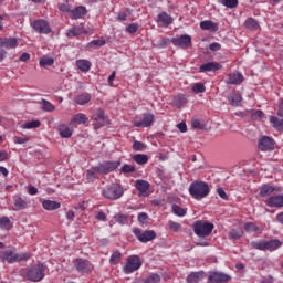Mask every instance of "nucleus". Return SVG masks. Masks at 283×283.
Here are the masks:
<instances>
[{"mask_svg":"<svg viewBox=\"0 0 283 283\" xmlns=\"http://www.w3.org/2000/svg\"><path fill=\"white\" fill-rule=\"evenodd\" d=\"M125 190L118 184H112L103 189L102 196L107 200H118L123 198Z\"/></svg>","mask_w":283,"mask_h":283,"instance_id":"5","label":"nucleus"},{"mask_svg":"<svg viewBox=\"0 0 283 283\" xmlns=\"http://www.w3.org/2000/svg\"><path fill=\"white\" fill-rule=\"evenodd\" d=\"M201 30H208L209 32H218L220 28L218 27V23L211 21V20H203L200 22Z\"/></svg>","mask_w":283,"mask_h":283,"instance_id":"25","label":"nucleus"},{"mask_svg":"<svg viewBox=\"0 0 283 283\" xmlns=\"http://www.w3.org/2000/svg\"><path fill=\"white\" fill-rule=\"evenodd\" d=\"M92 101V94L90 93H82L75 97V103L77 105H87Z\"/></svg>","mask_w":283,"mask_h":283,"instance_id":"30","label":"nucleus"},{"mask_svg":"<svg viewBox=\"0 0 283 283\" xmlns=\"http://www.w3.org/2000/svg\"><path fill=\"white\" fill-rule=\"evenodd\" d=\"M13 224L12 221L10 220V218L8 217H1L0 218V229H2L3 231H10V229H12Z\"/></svg>","mask_w":283,"mask_h":283,"instance_id":"38","label":"nucleus"},{"mask_svg":"<svg viewBox=\"0 0 283 283\" xmlns=\"http://www.w3.org/2000/svg\"><path fill=\"white\" fill-rule=\"evenodd\" d=\"M41 202L45 211H56V209H61V202L52 201L48 199H42Z\"/></svg>","mask_w":283,"mask_h":283,"instance_id":"23","label":"nucleus"},{"mask_svg":"<svg viewBox=\"0 0 283 283\" xmlns=\"http://www.w3.org/2000/svg\"><path fill=\"white\" fill-rule=\"evenodd\" d=\"M114 220L118 224H127V220H129V216H127V214H116L114 217Z\"/></svg>","mask_w":283,"mask_h":283,"instance_id":"49","label":"nucleus"},{"mask_svg":"<svg viewBox=\"0 0 283 283\" xmlns=\"http://www.w3.org/2000/svg\"><path fill=\"white\" fill-rule=\"evenodd\" d=\"M92 120H94V129H101V127L105 126V112L103 109H97L93 116Z\"/></svg>","mask_w":283,"mask_h":283,"instance_id":"17","label":"nucleus"},{"mask_svg":"<svg viewBox=\"0 0 283 283\" xmlns=\"http://www.w3.org/2000/svg\"><path fill=\"white\" fill-rule=\"evenodd\" d=\"M30 142V137H19V136H14L13 137V143H15V145H25V143Z\"/></svg>","mask_w":283,"mask_h":283,"instance_id":"58","label":"nucleus"},{"mask_svg":"<svg viewBox=\"0 0 283 283\" xmlns=\"http://www.w3.org/2000/svg\"><path fill=\"white\" fill-rule=\"evenodd\" d=\"M42 109L44 112H54V109H56V106H54V104H52L51 102L43 99L42 101Z\"/></svg>","mask_w":283,"mask_h":283,"instance_id":"46","label":"nucleus"},{"mask_svg":"<svg viewBox=\"0 0 283 283\" xmlns=\"http://www.w3.org/2000/svg\"><path fill=\"white\" fill-rule=\"evenodd\" d=\"M57 130L61 138H72V135L74 134V128L67 124H61L57 127Z\"/></svg>","mask_w":283,"mask_h":283,"instance_id":"22","label":"nucleus"},{"mask_svg":"<svg viewBox=\"0 0 283 283\" xmlns=\"http://www.w3.org/2000/svg\"><path fill=\"white\" fill-rule=\"evenodd\" d=\"M145 283H159L160 282V275L153 273L148 277L144 279Z\"/></svg>","mask_w":283,"mask_h":283,"instance_id":"52","label":"nucleus"},{"mask_svg":"<svg viewBox=\"0 0 283 283\" xmlns=\"http://www.w3.org/2000/svg\"><path fill=\"white\" fill-rule=\"evenodd\" d=\"M76 67L81 72L87 73L92 69V62L87 60H77Z\"/></svg>","mask_w":283,"mask_h":283,"instance_id":"32","label":"nucleus"},{"mask_svg":"<svg viewBox=\"0 0 283 283\" xmlns=\"http://www.w3.org/2000/svg\"><path fill=\"white\" fill-rule=\"evenodd\" d=\"M171 211L175 213V216H178L179 218H185L187 216V208H182L176 203L171 206Z\"/></svg>","mask_w":283,"mask_h":283,"instance_id":"39","label":"nucleus"},{"mask_svg":"<svg viewBox=\"0 0 283 283\" xmlns=\"http://www.w3.org/2000/svg\"><path fill=\"white\" fill-rule=\"evenodd\" d=\"M244 81V76L240 72L230 73L228 80L226 81L227 85H240Z\"/></svg>","mask_w":283,"mask_h":283,"instance_id":"21","label":"nucleus"},{"mask_svg":"<svg viewBox=\"0 0 283 283\" xmlns=\"http://www.w3.org/2000/svg\"><path fill=\"white\" fill-rule=\"evenodd\" d=\"M40 65H41V67H46V66L54 65V59L43 57V59L40 60Z\"/></svg>","mask_w":283,"mask_h":283,"instance_id":"55","label":"nucleus"},{"mask_svg":"<svg viewBox=\"0 0 283 283\" xmlns=\"http://www.w3.org/2000/svg\"><path fill=\"white\" fill-rule=\"evenodd\" d=\"M15 211H21L28 207V201L21 197L14 199Z\"/></svg>","mask_w":283,"mask_h":283,"instance_id":"40","label":"nucleus"},{"mask_svg":"<svg viewBox=\"0 0 283 283\" xmlns=\"http://www.w3.org/2000/svg\"><path fill=\"white\" fill-rule=\"evenodd\" d=\"M90 118L83 113L75 114L71 119V125H85Z\"/></svg>","mask_w":283,"mask_h":283,"instance_id":"26","label":"nucleus"},{"mask_svg":"<svg viewBox=\"0 0 283 283\" xmlns=\"http://www.w3.org/2000/svg\"><path fill=\"white\" fill-rule=\"evenodd\" d=\"M242 235H244V231H242V230L232 229L230 231L231 240H240V238H242Z\"/></svg>","mask_w":283,"mask_h":283,"instance_id":"48","label":"nucleus"},{"mask_svg":"<svg viewBox=\"0 0 283 283\" xmlns=\"http://www.w3.org/2000/svg\"><path fill=\"white\" fill-rule=\"evenodd\" d=\"M277 116L283 117V99L279 103V109L276 112Z\"/></svg>","mask_w":283,"mask_h":283,"instance_id":"64","label":"nucleus"},{"mask_svg":"<svg viewBox=\"0 0 283 283\" xmlns=\"http://www.w3.org/2000/svg\"><path fill=\"white\" fill-rule=\"evenodd\" d=\"M135 187L139 193H147V191H149L150 185L147 180L138 179L135 182Z\"/></svg>","mask_w":283,"mask_h":283,"instance_id":"28","label":"nucleus"},{"mask_svg":"<svg viewBox=\"0 0 283 283\" xmlns=\"http://www.w3.org/2000/svg\"><path fill=\"white\" fill-rule=\"evenodd\" d=\"M258 148L260 151H273L275 149V142L269 136H263L259 139Z\"/></svg>","mask_w":283,"mask_h":283,"instance_id":"12","label":"nucleus"},{"mask_svg":"<svg viewBox=\"0 0 283 283\" xmlns=\"http://www.w3.org/2000/svg\"><path fill=\"white\" fill-rule=\"evenodd\" d=\"M156 21L161 25V28H169V25L174 23V18H171L167 12H161L157 15Z\"/></svg>","mask_w":283,"mask_h":283,"instance_id":"19","label":"nucleus"},{"mask_svg":"<svg viewBox=\"0 0 283 283\" xmlns=\"http://www.w3.org/2000/svg\"><path fill=\"white\" fill-rule=\"evenodd\" d=\"M19 46V40L17 38H6L2 39V48H7V50H14V48Z\"/></svg>","mask_w":283,"mask_h":283,"instance_id":"27","label":"nucleus"},{"mask_svg":"<svg viewBox=\"0 0 283 283\" xmlns=\"http://www.w3.org/2000/svg\"><path fill=\"white\" fill-rule=\"evenodd\" d=\"M73 266L77 273H92L94 265L87 259L77 258L73 261Z\"/></svg>","mask_w":283,"mask_h":283,"instance_id":"8","label":"nucleus"},{"mask_svg":"<svg viewBox=\"0 0 283 283\" xmlns=\"http://www.w3.org/2000/svg\"><path fill=\"white\" fill-rule=\"evenodd\" d=\"M147 213L146 212H140L137 217V220L140 224H145V222H147Z\"/></svg>","mask_w":283,"mask_h":283,"instance_id":"59","label":"nucleus"},{"mask_svg":"<svg viewBox=\"0 0 283 283\" xmlns=\"http://www.w3.org/2000/svg\"><path fill=\"white\" fill-rule=\"evenodd\" d=\"M45 271H48V265L39 262L27 270V280L29 282H42L45 279Z\"/></svg>","mask_w":283,"mask_h":283,"instance_id":"3","label":"nucleus"},{"mask_svg":"<svg viewBox=\"0 0 283 283\" xmlns=\"http://www.w3.org/2000/svg\"><path fill=\"white\" fill-rule=\"evenodd\" d=\"M33 29L39 34H50L52 32V28L46 20L40 19L33 22Z\"/></svg>","mask_w":283,"mask_h":283,"instance_id":"13","label":"nucleus"},{"mask_svg":"<svg viewBox=\"0 0 283 283\" xmlns=\"http://www.w3.org/2000/svg\"><path fill=\"white\" fill-rule=\"evenodd\" d=\"M156 120V117L151 113H144L142 120L133 122L134 127H151Z\"/></svg>","mask_w":283,"mask_h":283,"instance_id":"10","label":"nucleus"},{"mask_svg":"<svg viewBox=\"0 0 283 283\" xmlns=\"http://www.w3.org/2000/svg\"><path fill=\"white\" fill-rule=\"evenodd\" d=\"M87 15V8L85 6H78L75 9L71 10L70 19L73 21H78V19H83V17Z\"/></svg>","mask_w":283,"mask_h":283,"instance_id":"18","label":"nucleus"},{"mask_svg":"<svg viewBox=\"0 0 283 283\" xmlns=\"http://www.w3.org/2000/svg\"><path fill=\"white\" fill-rule=\"evenodd\" d=\"M134 163H137V165H147L149 163V156L145 154H136L133 156Z\"/></svg>","mask_w":283,"mask_h":283,"instance_id":"35","label":"nucleus"},{"mask_svg":"<svg viewBox=\"0 0 283 283\" xmlns=\"http://www.w3.org/2000/svg\"><path fill=\"white\" fill-rule=\"evenodd\" d=\"M133 232L137 240L144 244H146V242H151V240H156L157 235L154 230L143 231L140 228H135Z\"/></svg>","mask_w":283,"mask_h":283,"instance_id":"7","label":"nucleus"},{"mask_svg":"<svg viewBox=\"0 0 283 283\" xmlns=\"http://www.w3.org/2000/svg\"><path fill=\"white\" fill-rule=\"evenodd\" d=\"M188 191L193 200H202L209 196L211 189L209 188V184L196 180L190 184Z\"/></svg>","mask_w":283,"mask_h":283,"instance_id":"1","label":"nucleus"},{"mask_svg":"<svg viewBox=\"0 0 283 283\" xmlns=\"http://www.w3.org/2000/svg\"><path fill=\"white\" fill-rule=\"evenodd\" d=\"M96 220H101L102 222H105L107 220V214H105V212H103V211H99L96 214Z\"/></svg>","mask_w":283,"mask_h":283,"instance_id":"63","label":"nucleus"},{"mask_svg":"<svg viewBox=\"0 0 283 283\" xmlns=\"http://www.w3.org/2000/svg\"><path fill=\"white\" fill-rule=\"evenodd\" d=\"M274 191H275V187H273L271 185H264L260 189V197L261 198H268V196H271V193H273Z\"/></svg>","mask_w":283,"mask_h":283,"instance_id":"37","label":"nucleus"},{"mask_svg":"<svg viewBox=\"0 0 283 283\" xmlns=\"http://www.w3.org/2000/svg\"><path fill=\"white\" fill-rule=\"evenodd\" d=\"M60 12H67V14H72V6H70V2H63L59 4Z\"/></svg>","mask_w":283,"mask_h":283,"instance_id":"50","label":"nucleus"},{"mask_svg":"<svg viewBox=\"0 0 283 283\" xmlns=\"http://www.w3.org/2000/svg\"><path fill=\"white\" fill-rule=\"evenodd\" d=\"M133 149L134 151H145V149H147V145H145L143 142L134 140Z\"/></svg>","mask_w":283,"mask_h":283,"instance_id":"44","label":"nucleus"},{"mask_svg":"<svg viewBox=\"0 0 283 283\" xmlns=\"http://www.w3.org/2000/svg\"><path fill=\"white\" fill-rule=\"evenodd\" d=\"M221 6H224L226 8H238V0H221L220 1Z\"/></svg>","mask_w":283,"mask_h":283,"instance_id":"47","label":"nucleus"},{"mask_svg":"<svg viewBox=\"0 0 283 283\" xmlns=\"http://www.w3.org/2000/svg\"><path fill=\"white\" fill-rule=\"evenodd\" d=\"M202 277H205V272H202V271L192 272L187 276L186 282H188V283H198V282H200V280H202Z\"/></svg>","mask_w":283,"mask_h":283,"instance_id":"29","label":"nucleus"},{"mask_svg":"<svg viewBox=\"0 0 283 283\" xmlns=\"http://www.w3.org/2000/svg\"><path fill=\"white\" fill-rule=\"evenodd\" d=\"M106 41L105 39H99V40H92L88 44L87 48H103L105 45Z\"/></svg>","mask_w":283,"mask_h":283,"instance_id":"45","label":"nucleus"},{"mask_svg":"<svg viewBox=\"0 0 283 283\" xmlns=\"http://www.w3.org/2000/svg\"><path fill=\"white\" fill-rule=\"evenodd\" d=\"M32 258L29 252L14 253L12 250L0 251V260L8 262V264H14V262H28Z\"/></svg>","mask_w":283,"mask_h":283,"instance_id":"2","label":"nucleus"},{"mask_svg":"<svg viewBox=\"0 0 283 283\" xmlns=\"http://www.w3.org/2000/svg\"><path fill=\"white\" fill-rule=\"evenodd\" d=\"M266 207H275L277 209H281L283 207V195H275L272 197H269L265 200Z\"/></svg>","mask_w":283,"mask_h":283,"instance_id":"20","label":"nucleus"},{"mask_svg":"<svg viewBox=\"0 0 283 283\" xmlns=\"http://www.w3.org/2000/svg\"><path fill=\"white\" fill-rule=\"evenodd\" d=\"M171 43L176 48H181L182 50H187V48L191 45V35L185 34L178 38H172Z\"/></svg>","mask_w":283,"mask_h":283,"instance_id":"14","label":"nucleus"},{"mask_svg":"<svg viewBox=\"0 0 283 283\" xmlns=\"http://www.w3.org/2000/svg\"><path fill=\"white\" fill-rule=\"evenodd\" d=\"M128 17H129V12L127 11L119 12L117 15V21H127Z\"/></svg>","mask_w":283,"mask_h":283,"instance_id":"61","label":"nucleus"},{"mask_svg":"<svg viewBox=\"0 0 283 283\" xmlns=\"http://www.w3.org/2000/svg\"><path fill=\"white\" fill-rule=\"evenodd\" d=\"M120 171H122V174H134L136 171V166L129 165V164H125L120 168Z\"/></svg>","mask_w":283,"mask_h":283,"instance_id":"51","label":"nucleus"},{"mask_svg":"<svg viewBox=\"0 0 283 283\" xmlns=\"http://www.w3.org/2000/svg\"><path fill=\"white\" fill-rule=\"evenodd\" d=\"M81 34H87V30L83 27H73L66 31V36L69 39H74V36H81Z\"/></svg>","mask_w":283,"mask_h":283,"instance_id":"24","label":"nucleus"},{"mask_svg":"<svg viewBox=\"0 0 283 283\" xmlns=\"http://www.w3.org/2000/svg\"><path fill=\"white\" fill-rule=\"evenodd\" d=\"M231 276L222 272H214L208 276V283H227L230 282Z\"/></svg>","mask_w":283,"mask_h":283,"instance_id":"15","label":"nucleus"},{"mask_svg":"<svg viewBox=\"0 0 283 283\" xmlns=\"http://www.w3.org/2000/svg\"><path fill=\"white\" fill-rule=\"evenodd\" d=\"M230 105H232V107H240V104L242 103V94L238 93H233L229 98H228Z\"/></svg>","mask_w":283,"mask_h":283,"instance_id":"34","label":"nucleus"},{"mask_svg":"<svg viewBox=\"0 0 283 283\" xmlns=\"http://www.w3.org/2000/svg\"><path fill=\"white\" fill-rule=\"evenodd\" d=\"M280 247H282V241L279 239H272L256 244V249L260 251H277Z\"/></svg>","mask_w":283,"mask_h":283,"instance_id":"9","label":"nucleus"},{"mask_svg":"<svg viewBox=\"0 0 283 283\" xmlns=\"http://www.w3.org/2000/svg\"><path fill=\"white\" fill-rule=\"evenodd\" d=\"M123 258V254L120 252H114L112 255H111V259H109V263L111 264H118V262H120V259Z\"/></svg>","mask_w":283,"mask_h":283,"instance_id":"53","label":"nucleus"},{"mask_svg":"<svg viewBox=\"0 0 283 283\" xmlns=\"http://www.w3.org/2000/svg\"><path fill=\"white\" fill-rule=\"evenodd\" d=\"M209 49L211 50V52H218L222 49V45L218 42H213L210 44Z\"/></svg>","mask_w":283,"mask_h":283,"instance_id":"60","label":"nucleus"},{"mask_svg":"<svg viewBox=\"0 0 283 283\" xmlns=\"http://www.w3.org/2000/svg\"><path fill=\"white\" fill-rule=\"evenodd\" d=\"M192 229L198 238H208V235H211L214 226L209 221L199 220L193 223Z\"/></svg>","mask_w":283,"mask_h":283,"instance_id":"4","label":"nucleus"},{"mask_svg":"<svg viewBox=\"0 0 283 283\" xmlns=\"http://www.w3.org/2000/svg\"><path fill=\"white\" fill-rule=\"evenodd\" d=\"M125 30L128 34H136L138 32V24L137 23H130L126 27Z\"/></svg>","mask_w":283,"mask_h":283,"instance_id":"57","label":"nucleus"},{"mask_svg":"<svg viewBox=\"0 0 283 283\" xmlns=\"http://www.w3.org/2000/svg\"><path fill=\"white\" fill-rule=\"evenodd\" d=\"M97 167L99 169V174L107 176V174H112V171H116L117 167H120V160L104 161L103 164H99Z\"/></svg>","mask_w":283,"mask_h":283,"instance_id":"11","label":"nucleus"},{"mask_svg":"<svg viewBox=\"0 0 283 283\" xmlns=\"http://www.w3.org/2000/svg\"><path fill=\"white\" fill-rule=\"evenodd\" d=\"M170 231H174L175 233H178L180 229H182V224L175 222V221H169L168 222Z\"/></svg>","mask_w":283,"mask_h":283,"instance_id":"56","label":"nucleus"},{"mask_svg":"<svg viewBox=\"0 0 283 283\" xmlns=\"http://www.w3.org/2000/svg\"><path fill=\"white\" fill-rule=\"evenodd\" d=\"M220 70H222V64L219 62H208L199 66L200 74H205L207 72H218Z\"/></svg>","mask_w":283,"mask_h":283,"instance_id":"16","label":"nucleus"},{"mask_svg":"<svg viewBox=\"0 0 283 283\" xmlns=\"http://www.w3.org/2000/svg\"><path fill=\"white\" fill-rule=\"evenodd\" d=\"M217 193H218V196L222 199V200H227V192L224 191V189L223 188H218L217 189Z\"/></svg>","mask_w":283,"mask_h":283,"instance_id":"62","label":"nucleus"},{"mask_svg":"<svg viewBox=\"0 0 283 283\" xmlns=\"http://www.w3.org/2000/svg\"><path fill=\"white\" fill-rule=\"evenodd\" d=\"M39 127H41L40 120H31V122H27L22 125L23 129H36Z\"/></svg>","mask_w":283,"mask_h":283,"instance_id":"42","label":"nucleus"},{"mask_svg":"<svg viewBox=\"0 0 283 283\" xmlns=\"http://www.w3.org/2000/svg\"><path fill=\"white\" fill-rule=\"evenodd\" d=\"M187 103V97L184 94L176 95L172 99V105H175V107H178L179 109L180 107H185Z\"/></svg>","mask_w":283,"mask_h":283,"instance_id":"31","label":"nucleus"},{"mask_svg":"<svg viewBox=\"0 0 283 283\" xmlns=\"http://www.w3.org/2000/svg\"><path fill=\"white\" fill-rule=\"evenodd\" d=\"M245 28H248V30H258V21L253 18H249L245 20L244 22Z\"/></svg>","mask_w":283,"mask_h":283,"instance_id":"43","label":"nucleus"},{"mask_svg":"<svg viewBox=\"0 0 283 283\" xmlns=\"http://www.w3.org/2000/svg\"><path fill=\"white\" fill-rule=\"evenodd\" d=\"M191 92H193V94H205L207 92V87L202 83H195L191 87Z\"/></svg>","mask_w":283,"mask_h":283,"instance_id":"41","label":"nucleus"},{"mask_svg":"<svg viewBox=\"0 0 283 283\" xmlns=\"http://www.w3.org/2000/svg\"><path fill=\"white\" fill-rule=\"evenodd\" d=\"M244 229L248 233H254L255 231L260 230V228H258L256 224L253 222L245 223Z\"/></svg>","mask_w":283,"mask_h":283,"instance_id":"54","label":"nucleus"},{"mask_svg":"<svg viewBox=\"0 0 283 283\" xmlns=\"http://www.w3.org/2000/svg\"><path fill=\"white\" fill-rule=\"evenodd\" d=\"M270 123L274 129L277 132H283V119H280L275 116H270Z\"/></svg>","mask_w":283,"mask_h":283,"instance_id":"36","label":"nucleus"},{"mask_svg":"<svg viewBox=\"0 0 283 283\" xmlns=\"http://www.w3.org/2000/svg\"><path fill=\"white\" fill-rule=\"evenodd\" d=\"M140 266H143V261L140 260V256L130 255L127 258L126 264L124 265V273H126V275H129L130 273L138 271Z\"/></svg>","mask_w":283,"mask_h":283,"instance_id":"6","label":"nucleus"},{"mask_svg":"<svg viewBox=\"0 0 283 283\" xmlns=\"http://www.w3.org/2000/svg\"><path fill=\"white\" fill-rule=\"evenodd\" d=\"M97 174H101L98 166L92 167L86 171V180L88 182H94V180H96Z\"/></svg>","mask_w":283,"mask_h":283,"instance_id":"33","label":"nucleus"}]
</instances>
